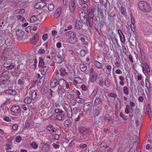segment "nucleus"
<instances>
[{"label":"nucleus","instance_id":"obj_1","mask_svg":"<svg viewBox=\"0 0 152 152\" xmlns=\"http://www.w3.org/2000/svg\"><path fill=\"white\" fill-rule=\"evenodd\" d=\"M140 9L144 12H149L151 10L150 5L146 2L141 1L138 4Z\"/></svg>","mask_w":152,"mask_h":152},{"label":"nucleus","instance_id":"obj_2","mask_svg":"<svg viewBox=\"0 0 152 152\" xmlns=\"http://www.w3.org/2000/svg\"><path fill=\"white\" fill-rule=\"evenodd\" d=\"M95 9L94 8H90L87 10V13L89 19H88L87 22H88L90 26H92L93 22V18L94 15V12Z\"/></svg>","mask_w":152,"mask_h":152},{"label":"nucleus","instance_id":"obj_3","mask_svg":"<svg viewBox=\"0 0 152 152\" xmlns=\"http://www.w3.org/2000/svg\"><path fill=\"white\" fill-rule=\"evenodd\" d=\"M66 33L70 37L69 39V42L71 44H74L77 41V38L76 37L75 32L71 31H67Z\"/></svg>","mask_w":152,"mask_h":152},{"label":"nucleus","instance_id":"obj_4","mask_svg":"<svg viewBox=\"0 0 152 152\" xmlns=\"http://www.w3.org/2000/svg\"><path fill=\"white\" fill-rule=\"evenodd\" d=\"M11 82L10 77L7 75H4L0 77V83L4 85L7 83L9 85Z\"/></svg>","mask_w":152,"mask_h":152},{"label":"nucleus","instance_id":"obj_5","mask_svg":"<svg viewBox=\"0 0 152 152\" xmlns=\"http://www.w3.org/2000/svg\"><path fill=\"white\" fill-rule=\"evenodd\" d=\"M64 109L66 112L69 118H71L73 115V110L71 106L69 104H66L64 106Z\"/></svg>","mask_w":152,"mask_h":152},{"label":"nucleus","instance_id":"obj_6","mask_svg":"<svg viewBox=\"0 0 152 152\" xmlns=\"http://www.w3.org/2000/svg\"><path fill=\"white\" fill-rule=\"evenodd\" d=\"M50 117L52 119L60 121H64L65 118L64 115L61 114L57 115H56L55 114H54Z\"/></svg>","mask_w":152,"mask_h":152},{"label":"nucleus","instance_id":"obj_7","mask_svg":"<svg viewBox=\"0 0 152 152\" xmlns=\"http://www.w3.org/2000/svg\"><path fill=\"white\" fill-rule=\"evenodd\" d=\"M76 6L75 0H71L69 1V11L73 13L75 11Z\"/></svg>","mask_w":152,"mask_h":152},{"label":"nucleus","instance_id":"obj_8","mask_svg":"<svg viewBox=\"0 0 152 152\" xmlns=\"http://www.w3.org/2000/svg\"><path fill=\"white\" fill-rule=\"evenodd\" d=\"M141 66L142 68L144 73H148L150 72V71L148 65L146 62L141 63Z\"/></svg>","mask_w":152,"mask_h":152},{"label":"nucleus","instance_id":"obj_9","mask_svg":"<svg viewBox=\"0 0 152 152\" xmlns=\"http://www.w3.org/2000/svg\"><path fill=\"white\" fill-rule=\"evenodd\" d=\"M10 110L12 113L18 114L20 112V108L18 105H14L11 107Z\"/></svg>","mask_w":152,"mask_h":152},{"label":"nucleus","instance_id":"obj_10","mask_svg":"<svg viewBox=\"0 0 152 152\" xmlns=\"http://www.w3.org/2000/svg\"><path fill=\"white\" fill-rule=\"evenodd\" d=\"M24 33V32L21 30H18L16 31L17 39L18 40L21 41L23 39V35Z\"/></svg>","mask_w":152,"mask_h":152},{"label":"nucleus","instance_id":"obj_11","mask_svg":"<svg viewBox=\"0 0 152 152\" xmlns=\"http://www.w3.org/2000/svg\"><path fill=\"white\" fill-rule=\"evenodd\" d=\"M50 147V145L48 144L45 143H41L40 145V148L44 152L48 151Z\"/></svg>","mask_w":152,"mask_h":152},{"label":"nucleus","instance_id":"obj_12","mask_svg":"<svg viewBox=\"0 0 152 152\" xmlns=\"http://www.w3.org/2000/svg\"><path fill=\"white\" fill-rule=\"evenodd\" d=\"M4 93L7 95L14 96L16 94L17 92L15 90L9 89L4 91Z\"/></svg>","mask_w":152,"mask_h":152},{"label":"nucleus","instance_id":"obj_13","mask_svg":"<svg viewBox=\"0 0 152 152\" xmlns=\"http://www.w3.org/2000/svg\"><path fill=\"white\" fill-rule=\"evenodd\" d=\"M81 21L79 20H77L76 21L75 26L76 28L77 29H80L83 26V20H81V18L80 17Z\"/></svg>","mask_w":152,"mask_h":152},{"label":"nucleus","instance_id":"obj_14","mask_svg":"<svg viewBox=\"0 0 152 152\" xmlns=\"http://www.w3.org/2000/svg\"><path fill=\"white\" fill-rule=\"evenodd\" d=\"M61 11V7L58 8L54 13V17L55 18H58L60 16Z\"/></svg>","mask_w":152,"mask_h":152},{"label":"nucleus","instance_id":"obj_15","mask_svg":"<svg viewBox=\"0 0 152 152\" xmlns=\"http://www.w3.org/2000/svg\"><path fill=\"white\" fill-rule=\"evenodd\" d=\"M104 120L107 122H108L110 123H112L113 122V120L109 115H105L104 117Z\"/></svg>","mask_w":152,"mask_h":152},{"label":"nucleus","instance_id":"obj_16","mask_svg":"<svg viewBox=\"0 0 152 152\" xmlns=\"http://www.w3.org/2000/svg\"><path fill=\"white\" fill-rule=\"evenodd\" d=\"M37 33H36L34 36L30 39L31 43L33 45H35L37 43L36 38L38 37Z\"/></svg>","mask_w":152,"mask_h":152},{"label":"nucleus","instance_id":"obj_17","mask_svg":"<svg viewBox=\"0 0 152 152\" xmlns=\"http://www.w3.org/2000/svg\"><path fill=\"white\" fill-rule=\"evenodd\" d=\"M146 112L148 114V115L151 118V105L150 104H148L146 110Z\"/></svg>","mask_w":152,"mask_h":152},{"label":"nucleus","instance_id":"obj_18","mask_svg":"<svg viewBox=\"0 0 152 152\" xmlns=\"http://www.w3.org/2000/svg\"><path fill=\"white\" fill-rule=\"evenodd\" d=\"M57 83L58 82L55 79L51 80L50 82L51 87L52 88L55 87L57 85Z\"/></svg>","mask_w":152,"mask_h":152},{"label":"nucleus","instance_id":"obj_19","mask_svg":"<svg viewBox=\"0 0 152 152\" xmlns=\"http://www.w3.org/2000/svg\"><path fill=\"white\" fill-rule=\"evenodd\" d=\"M47 129L49 131H52L53 132H56L57 129L51 125H49L47 127Z\"/></svg>","mask_w":152,"mask_h":152},{"label":"nucleus","instance_id":"obj_20","mask_svg":"<svg viewBox=\"0 0 152 152\" xmlns=\"http://www.w3.org/2000/svg\"><path fill=\"white\" fill-rule=\"evenodd\" d=\"M57 62L59 63L62 62L64 60L61 55H58L57 56L56 58Z\"/></svg>","mask_w":152,"mask_h":152},{"label":"nucleus","instance_id":"obj_21","mask_svg":"<svg viewBox=\"0 0 152 152\" xmlns=\"http://www.w3.org/2000/svg\"><path fill=\"white\" fill-rule=\"evenodd\" d=\"M12 63V61L10 60H8L4 64V67L6 68L7 69L8 67L10 65V64Z\"/></svg>","mask_w":152,"mask_h":152},{"label":"nucleus","instance_id":"obj_22","mask_svg":"<svg viewBox=\"0 0 152 152\" xmlns=\"http://www.w3.org/2000/svg\"><path fill=\"white\" fill-rule=\"evenodd\" d=\"M94 65L98 69H101L102 68V65L101 64L97 61H96L94 62Z\"/></svg>","mask_w":152,"mask_h":152},{"label":"nucleus","instance_id":"obj_23","mask_svg":"<svg viewBox=\"0 0 152 152\" xmlns=\"http://www.w3.org/2000/svg\"><path fill=\"white\" fill-rule=\"evenodd\" d=\"M32 101V99L29 97H26L24 100V102L25 103L29 104Z\"/></svg>","mask_w":152,"mask_h":152},{"label":"nucleus","instance_id":"obj_24","mask_svg":"<svg viewBox=\"0 0 152 152\" xmlns=\"http://www.w3.org/2000/svg\"><path fill=\"white\" fill-rule=\"evenodd\" d=\"M80 70L82 72L85 71L87 69V66L86 64H81L80 66Z\"/></svg>","mask_w":152,"mask_h":152},{"label":"nucleus","instance_id":"obj_25","mask_svg":"<svg viewBox=\"0 0 152 152\" xmlns=\"http://www.w3.org/2000/svg\"><path fill=\"white\" fill-rule=\"evenodd\" d=\"M37 16V15H34L32 16L30 19L31 22L32 23H34L38 19Z\"/></svg>","mask_w":152,"mask_h":152},{"label":"nucleus","instance_id":"obj_26","mask_svg":"<svg viewBox=\"0 0 152 152\" xmlns=\"http://www.w3.org/2000/svg\"><path fill=\"white\" fill-rule=\"evenodd\" d=\"M46 5V3L45 2L40 1L39 2V9H41Z\"/></svg>","mask_w":152,"mask_h":152},{"label":"nucleus","instance_id":"obj_27","mask_svg":"<svg viewBox=\"0 0 152 152\" xmlns=\"http://www.w3.org/2000/svg\"><path fill=\"white\" fill-rule=\"evenodd\" d=\"M86 3H82L81 4V6L84 10H87L88 7V5Z\"/></svg>","mask_w":152,"mask_h":152},{"label":"nucleus","instance_id":"obj_28","mask_svg":"<svg viewBox=\"0 0 152 152\" xmlns=\"http://www.w3.org/2000/svg\"><path fill=\"white\" fill-rule=\"evenodd\" d=\"M25 11V10L24 9H22L20 10H15L14 12V13H19V14H22V13H24Z\"/></svg>","mask_w":152,"mask_h":152},{"label":"nucleus","instance_id":"obj_29","mask_svg":"<svg viewBox=\"0 0 152 152\" xmlns=\"http://www.w3.org/2000/svg\"><path fill=\"white\" fill-rule=\"evenodd\" d=\"M123 91L124 93L126 95H128L129 94V88L126 86L124 87Z\"/></svg>","mask_w":152,"mask_h":152},{"label":"nucleus","instance_id":"obj_30","mask_svg":"<svg viewBox=\"0 0 152 152\" xmlns=\"http://www.w3.org/2000/svg\"><path fill=\"white\" fill-rule=\"evenodd\" d=\"M66 82L65 80L63 79H61L58 82V84L60 86H63L65 84Z\"/></svg>","mask_w":152,"mask_h":152},{"label":"nucleus","instance_id":"obj_31","mask_svg":"<svg viewBox=\"0 0 152 152\" xmlns=\"http://www.w3.org/2000/svg\"><path fill=\"white\" fill-rule=\"evenodd\" d=\"M145 86L148 91L151 90L150 82L148 81H146L145 82Z\"/></svg>","mask_w":152,"mask_h":152},{"label":"nucleus","instance_id":"obj_32","mask_svg":"<svg viewBox=\"0 0 152 152\" xmlns=\"http://www.w3.org/2000/svg\"><path fill=\"white\" fill-rule=\"evenodd\" d=\"M121 14L124 15H125L126 14V9L123 7H121Z\"/></svg>","mask_w":152,"mask_h":152},{"label":"nucleus","instance_id":"obj_33","mask_svg":"<svg viewBox=\"0 0 152 152\" xmlns=\"http://www.w3.org/2000/svg\"><path fill=\"white\" fill-rule=\"evenodd\" d=\"M39 65L41 66H43L44 64L45 63L44 62L43 59L42 58H39Z\"/></svg>","mask_w":152,"mask_h":152},{"label":"nucleus","instance_id":"obj_34","mask_svg":"<svg viewBox=\"0 0 152 152\" xmlns=\"http://www.w3.org/2000/svg\"><path fill=\"white\" fill-rule=\"evenodd\" d=\"M96 79V76L94 75H92L90 79V81L92 83L94 82Z\"/></svg>","mask_w":152,"mask_h":152},{"label":"nucleus","instance_id":"obj_35","mask_svg":"<svg viewBox=\"0 0 152 152\" xmlns=\"http://www.w3.org/2000/svg\"><path fill=\"white\" fill-rule=\"evenodd\" d=\"M81 79L79 77H76L74 79V81L77 83H80L81 82Z\"/></svg>","mask_w":152,"mask_h":152},{"label":"nucleus","instance_id":"obj_36","mask_svg":"<svg viewBox=\"0 0 152 152\" xmlns=\"http://www.w3.org/2000/svg\"><path fill=\"white\" fill-rule=\"evenodd\" d=\"M64 124L66 127H68L70 125V122L68 120H66L64 122Z\"/></svg>","mask_w":152,"mask_h":152},{"label":"nucleus","instance_id":"obj_37","mask_svg":"<svg viewBox=\"0 0 152 152\" xmlns=\"http://www.w3.org/2000/svg\"><path fill=\"white\" fill-rule=\"evenodd\" d=\"M31 146L34 148L35 149L37 148L38 145L37 143L34 142H32L31 145Z\"/></svg>","mask_w":152,"mask_h":152},{"label":"nucleus","instance_id":"obj_38","mask_svg":"<svg viewBox=\"0 0 152 152\" xmlns=\"http://www.w3.org/2000/svg\"><path fill=\"white\" fill-rule=\"evenodd\" d=\"M104 84L106 86L105 83H104L103 81V80L102 79H100L99 80V85L101 87H102Z\"/></svg>","mask_w":152,"mask_h":152},{"label":"nucleus","instance_id":"obj_39","mask_svg":"<svg viewBox=\"0 0 152 152\" xmlns=\"http://www.w3.org/2000/svg\"><path fill=\"white\" fill-rule=\"evenodd\" d=\"M37 96V93L35 91H34L32 94V98L34 100L35 99V98Z\"/></svg>","mask_w":152,"mask_h":152},{"label":"nucleus","instance_id":"obj_40","mask_svg":"<svg viewBox=\"0 0 152 152\" xmlns=\"http://www.w3.org/2000/svg\"><path fill=\"white\" fill-rule=\"evenodd\" d=\"M48 36L47 34H44L42 36V39L44 41H46L48 38Z\"/></svg>","mask_w":152,"mask_h":152},{"label":"nucleus","instance_id":"obj_41","mask_svg":"<svg viewBox=\"0 0 152 152\" xmlns=\"http://www.w3.org/2000/svg\"><path fill=\"white\" fill-rule=\"evenodd\" d=\"M55 112L56 114L58 113L62 114L63 112V111L60 110V109L58 108H57L55 109Z\"/></svg>","mask_w":152,"mask_h":152},{"label":"nucleus","instance_id":"obj_42","mask_svg":"<svg viewBox=\"0 0 152 152\" xmlns=\"http://www.w3.org/2000/svg\"><path fill=\"white\" fill-rule=\"evenodd\" d=\"M101 102V100L100 98H97L94 101V103L96 105L100 104Z\"/></svg>","mask_w":152,"mask_h":152},{"label":"nucleus","instance_id":"obj_43","mask_svg":"<svg viewBox=\"0 0 152 152\" xmlns=\"http://www.w3.org/2000/svg\"><path fill=\"white\" fill-rule=\"evenodd\" d=\"M54 9V6L53 4H50L48 5V9L50 11H52Z\"/></svg>","mask_w":152,"mask_h":152},{"label":"nucleus","instance_id":"obj_44","mask_svg":"<svg viewBox=\"0 0 152 152\" xmlns=\"http://www.w3.org/2000/svg\"><path fill=\"white\" fill-rule=\"evenodd\" d=\"M80 40H81L83 42V44L85 45H88V43L85 41V39L82 37H81L80 39Z\"/></svg>","mask_w":152,"mask_h":152},{"label":"nucleus","instance_id":"obj_45","mask_svg":"<svg viewBox=\"0 0 152 152\" xmlns=\"http://www.w3.org/2000/svg\"><path fill=\"white\" fill-rule=\"evenodd\" d=\"M86 132V128H81L80 129V132L85 135Z\"/></svg>","mask_w":152,"mask_h":152},{"label":"nucleus","instance_id":"obj_46","mask_svg":"<svg viewBox=\"0 0 152 152\" xmlns=\"http://www.w3.org/2000/svg\"><path fill=\"white\" fill-rule=\"evenodd\" d=\"M129 105L126 106L125 109V111L126 114H128L129 113Z\"/></svg>","mask_w":152,"mask_h":152},{"label":"nucleus","instance_id":"obj_47","mask_svg":"<svg viewBox=\"0 0 152 152\" xmlns=\"http://www.w3.org/2000/svg\"><path fill=\"white\" fill-rule=\"evenodd\" d=\"M21 137L20 136H18L15 139V141L18 142H19L21 141Z\"/></svg>","mask_w":152,"mask_h":152},{"label":"nucleus","instance_id":"obj_48","mask_svg":"<svg viewBox=\"0 0 152 152\" xmlns=\"http://www.w3.org/2000/svg\"><path fill=\"white\" fill-rule=\"evenodd\" d=\"M80 53L82 56H84L86 55V52L85 50H82L80 51Z\"/></svg>","mask_w":152,"mask_h":152},{"label":"nucleus","instance_id":"obj_49","mask_svg":"<svg viewBox=\"0 0 152 152\" xmlns=\"http://www.w3.org/2000/svg\"><path fill=\"white\" fill-rule=\"evenodd\" d=\"M91 130L88 128H86V132L85 135L89 134L91 132Z\"/></svg>","mask_w":152,"mask_h":152},{"label":"nucleus","instance_id":"obj_50","mask_svg":"<svg viewBox=\"0 0 152 152\" xmlns=\"http://www.w3.org/2000/svg\"><path fill=\"white\" fill-rule=\"evenodd\" d=\"M15 67V65H14L13 64H12V63L10 64V65L7 69L9 70L10 69H12L14 68Z\"/></svg>","mask_w":152,"mask_h":152},{"label":"nucleus","instance_id":"obj_51","mask_svg":"<svg viewBox=\"0 0 152 152\" xmlns=\"http://www.w3.org/2000/svg\"><path fill=\"white\" fill-rule=\"evenodd\" d=\"M138 137L137 136L134 135L133 137L132 140L133 142H136L138 140Z\"/></svg>","mask_w":152,"mask_h":152},{"label":"nucleus","instance_id":"obj_52","mask_svg":"<svg viewBox=\"0 0 152 152\" xmlns=\"http://www.w3.org/2000/svg\"><path fill=\"white\" fill-rule=\"evenodd\" d=\"M120 116L124 120H126L127 119V116H125L123 114L121 113H120L119 114Z\"/></svg>","mask_w":152,"mask_h":152},{"label":"nucleus","instance_id":"obj_53","mask_svg":"<svg viewBox=\"0 0 152 152\" xmlns=\"http://www.w3.org/2000/svg\"><path fill=\"white\" fill-rule=\"evenodd\" d=\"M11 75L17 77L19 76V74L18 72L15 71H12L11 73Z\"/></svg>","mask_w":152,"mask_h":152},{"label":"nucleus","instance_id":"obj_54","mask_svg":"<svg viewBox=\"0 0 152 152\" xmlns=\"http://www.w3.org/2000/svg\"><path fill=\"white\" fill-rule=\"evenodd\" d=\"M53 139L56 140H58L59 139V137L58 134H54L53 136Z\"/></svg>","mask_w":152,"mask_h":152},{"label":"nucleus","instance_id":"obj_55","mask_svg":"<svg viewBox=\"0 0 152 152\" xmlns=\"http://www.w3.org/2000/svg\"><path fill=\"white\" fill-rule=\"evenodd\" d=\"M129 58L130 60V61L132 63H133L134 62L133 58V56L131 54H129Z\"/></svg>","mask_w":152,"mask_h":152},{"label":"nucleus","instance_id":"obj_56","mask_svg":"<svg viewBox=\"0 0 152 152\" xmlns=\"http://www.w3.org/2000/svg\"><path fill=\"white\" fill-rule=\"evenodd\" d=\"M76 101L77 102L80 103H83L85 102V100L82 98H80V100H78L77 99L76 100Z\"/></svg>","mask_w":152,"mask_h":152},{"label":"nucleus","instance_id":"obj_57","mask_svg":"<svg viewBox=\"0 0 152 152\" xmlns=\"http://www.w3.org/2000/svg\"><path fill=\"white\" fill-rule=\"evenodd\" d=\"M87 146L86 144H80L79 145V147L80 148L83 149L86 148Z\"/></svg>","mask_w":152,"mask_h":152},{"label":"nucleus","instance_id":"obj_58","mask_svg":"<svg viewBox=\"0 0 152 152\" xmlns=\"http://www.w3.org/2000/svg\"><path fill=\"white\" fill-rule=\"evenodd\" d=\"M46 67H43V70L41 71V74L42 75L44 74L46 72Z\"/></svg>","mask_w":152,"mask_h":152},{"label":"nucleus","instance_id":"obj_59","mask_svg":"<svg viewBox=\"0 0 152 152\" xmlns=\"http://www.w3.org/2000/svg\"><path fill=\"white\" fill-rule=\"evenodd\" d=\"M18 126L17 124H14L12 126V129L14 130H17L18 129Z\"/></svg>","mask_w":152,"mask_h":152},{"label":"nucleus","instance_id":"obj_60","mask_svg":"<svg viewBox=\"0 0 152 152\" xmlns=\"http://www.w3.org/2000/svg\"><path fill=\"white\" fill-rule=\"evenodd\" d=\"M140 54L141 55V57L142 58L144 59H145V55L143 52L142 50H141V49H140Z\"/></svg>","mask_w":152,"mask_h":152},{"label":"nucleus","instance_id":"obj_61","mask_svg":"<svg viewBox=\"0 0 152 152\" xmlns=\"http://www.w3.org/2000/svg\"><path fill=\"white\" fill-rule=\"evenodd\" d=\"M5 43L7 46H9L10 44V40L8 39H7L5 41Z\"/></svg>","mask_w":152,"mask_h":152},{"label":"nucleus","instance_id":"obj_62","mask_svg":"<svg viewBox=\"0 0 152 152\" xmlns=\"http://www.w3.org/2000/svg\"><path fill=\"white\" fill-rule=\"evenodd\" d=\"M63 90V88H60L58 89L57 91L58 93V94H61L62 93V92Z\"/></svg>","mask_w":152,"mask_h":152},{"label":"nucleus","instance_id":"obj_63","mask_svg":"<svg viewBox=\"0 0 152 152\" xmlns=\"http://www.w3.org/2000/svg\"><path fill=\"white\" fill-rule=\"evenodd\" d=\"M72 110L73 112V116H74L77 113V108H75L73 109Z\"/></svg>","mask_w":152,"mask_h":152},{"label":"nucleus","instance_id":"obj_64","mask_svg":"<svg viewBox=\"0 0 152 152\" xmlns=\"http://www.w3.org/2000/svg\"><path fill=\"white\" fill-rule=\"evenodd\" d=\"M148 140L149 142H152V134H149Z\"/></svg>","mask_w":152,"mask_h":152}]
</instances>
